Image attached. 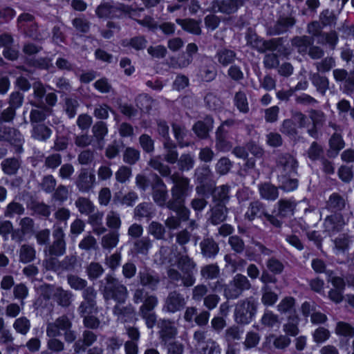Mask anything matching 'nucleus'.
<instances>
[{"instance_id": "f257e3e1", "label": "nucleus", "mask_w": 354, "mask_h": 354, "mask_svg": "<svg viewBox=\"0 0 354 354\" xmlns=\"http://www.w3.org/2000/svg\"><path fill=\"white\" fill-rule=\"evenodd\" d=\"M148 165L154 170L158 171L161 176L169 177L172 182L173 186L170 190L171 197L168 201V205L174 208L176 205L185 203L186 198L192 189V187L190 185V180L179 172H174L171 174L170 167L162 162L160 156L150 158Z\"/></svg>"}, {"instance_id": "f03ea898", "label": "nucleus", "mask_w": 354, "mask_h": 354, "mask_svg": "<svg viewBox=\"0 0 354 354\" xmlns=\"http://www.w3.org/2000/svg\"><path fill=\"white\" fill-rule=\"evenodd\" d=\"M175 257L178 269L171 267L167 268L169 281L176 287H192L196 280L194 274L197 266L196 261L188 255L186 247H183V251L178 252Z\"/></svg>"}, {"instance_id": "7ed1b4c3", "label": "nucleus", "mask_w": 354, "mask_h": 354, "mask_svg": "<svg viewBox=\"0 0 354 354\" xmlns=\"http://www.w3.org/2000/svg\"><path fill=\"white\" fill-rule=\"evenodd\" d=\"M133 301L136 304H142L138 314L145 320L148 328H152L157 322V315L154 311L158 304V298L150 294L143 288H136L133 294Z\"/></svg>"}, {"instance_id": "20e7f679", "label": "nucleus", "mask_w": 354, "mask_h": 354, "mask_svg": "<svg viewBox=\"0 0 354 354\" xmlns=\"http://www.w3.org/2000/svg\"><path fill=\"white\" fill-rule=\"evenodd\" d=\"M100 283L105 300L113 299L118 304L125 303L128 297V290L117 278L109 274Z\"/></svg>"}, {"instance_id": "39448f33", "label": "nucleus", "mask_w": 354, "mask_h": 354, "mask_svg": "<svg viewBox=\"0 0 354 354\" xmlns=\"http://www.w3.org/2000/svg\"><path fill=\"white\" fill-rule=\"evenodd\" d=\"M257 302L253 297H250L237 302L234 308V319L239 324H249L255 316Z\"/></svg>"}, {"instance_id": "423d86ee", "label": "nucleus", "mask_w": 354, "mask_h": 354, "mask_svg": "<svg viewBox=\"0 0 354 354\" xmlns=\"http://www.w3.org/2000/svg\"><path fill=\"white\" fill-rule=\"evenodd\" d=\"M252 285L248 277L242 274H236L233 279L225 285L224 296L227 299H235L242 293L251 288Z\"/></svg>"}, {"instance_id": "0eeeda50", "label": "nucleus", "mask_w": 354, "mask_h": 354, "mask_svg": "<svg viewBox=\"0 0 354 354\" xmlns=\"http://www.w3.org/2000/svg\"><path fill=\"white\" fill-rule=\"evenodd\" d=\"M53 242L44 250L49 256L60 257L66 251V234L62 227L55 225L53 231Z\"/></svg>"}, {"instance_id": "6e6552de", "label": "nucleus", "mask_w": 354, "mask_h": 354, "mask_svg": "<svg viewBox=\"0 0 354 354\" xmlns=\"http://www.w3.org/2000/svg\"><path fill=\"white\" fill-rule=\"evenodd\" d=\"M297 158L290 153H279L275 158V169L277 175H292L297 174L298 168Z\"/></svg>"}, {"instance_id": "1a4fd4ad", "label": "nucleus", "mask_w": 354, "mask_h": 354, "mask_svg": "<svg viewBox=\"0 0 354 354\" xmlns=\"http://www.w3.org/2000/svg\"><path fill=\"white\" fill-rule=\"evenodd\" d=\"M151 196L154 203L160 207L168 205V190L166 184L160 176L155 174L151 183Z\"/></svg>"}, {"instance_id": "9d476101", "label": "nucleus", "mask_w": 354, "mask_h": 354, "mask_svg": "<svg viewBox=\"0 0 354 354\" xmlns=\"http://www.w3.org/2000/svg\"><path fill=\"white\" fill-rule=\"evenodd\" d=\"M187 304L186 298L178 290L170 291L164 300L162 310L175 313L183 310Z\"/></svg>"}, {"instance_id": "9b49d317", "label": "nucleus", "mask_w": 354, "mask_h": 354, "mask_svg": "<svg viewBox=\"0 0 354 354\" xmlns=\"http://www.w3.org/2000/svg\"><path fill=\"white\" fill-rule=\"evenodd\" d=\"M97 295V291L93 286H88L82 292L83 301L77 308L80 315L97 313L98 312L96 301Z\"/></svg>"}, {"instance_id": "f8f14e48", "label": "nucleus", "mask_w": 354, "mask_h": 354, "mask_svg": "<svg viewBox=\"0 0 354 354\" xmlns=\"http://www.w3.org/2000/svg\"><path fill=\"white\" fill-rule=\"evenodd\" d=\"M131 8L122 3L115 5L113 2H102L96 8L95 13L100 18L118 17V12H129Z\"/></svg>"}, {"instance_id": "ddd939ff", "label": "nucleus", "mask_w": 354, "mask_h": 354, "mask_svg": "<svg viewBox=\"0 0 354 354\" xmlns=\"http://www.w3.org/2000/svg\"><path fill=\"white\" fill-rule=\"evenodd\" d=\"M0 138L1 140L8 142L14 146L17 152L22 151L24 138L20 131L17 129L4 127L1 131Z\"/></svg>"}, {"instance_id": "4468645a", "label": "nucleus", "mask_w": 354, "mask_h": 354, "mask_svg": "<svg viewBox=\"0 0 354 354\" xmlns=\"http://www.w3.org/2000/svg\"><path fill=\"white\" fill-rule=\"evenodd\" d=\"M72 328V322L66 315L57 318L54 322H48L46 325V335L48 337H57L64 332Z\"/></svg>"}, {"instance_id": "2eb2a0df", "label": "nucleus", "mask_w": 354, "mask_h": 354, "mask_svg": "<svg viewBox=\"0 0 354 354\" xmlns=\"http://www.w3.org/2000/svg\"><path fill=\"white\" fill-rule=\"evenodd\" d=\"M348 222V218H346L342 214L334 213L324 219V230L330 234H334L342 231Z\"/></svg>"}, {"instance_id": "dca6fc26", "label": "nucleus", "mask_w": 354, "mask_h": 354, "mask_svg": "<svg viewBox=\"0 0 354 354\" xmlns=\"http://www.w3.org/2000/svg\"><path fill=\"white\" fill-rule=\"evenodd\" d=\"M95 176L93 173L89 172L87 169H80L75 180V185L81 193H88L95 185Z\"/></svg>"}, {"instance_id": "f3484780", "label": "nucleus", "mask_w": 354, "mask_h": 354, "mask_svg": "<svg viewBox=\"0 0 354 354\" xmlns=\"http://www.w3.org/2000/svg\"><path fill=\"white\" fill-rule=\"evenodd\" d=\"M246 0H214L212 3V8L214 12H221L225 15L235 13L242 7Z\"/></svg>"}, {"instance_id": "a211bd4d", "label": "nucleus", "mask_w": 354, "mask_h": 354, "mask_svg": "<svg viewBox=\"0 0 354 354\" xmlns=\"http://www.w3.org/2000/svg\"><path fill=\"white\" fill-rule=\"evenodd\" d=\"M296 24V19L291 16H280L277 21L267 30L268 35H279L283 34L292 28Z\"/></svg>"}, {"instance_id": "6ab92c4d", "label": "nucleus", "mask_w": 354, "mask_h": 354, "mask_svg": "<svg viewBox=\"0 0 354 354\" xmlns=\"http://www.w3.org/2000/svg\"><path fill=\"white\" fill-rule=\"evenodd\" d=\"M333 75L337 82H344V91L347 94L354 92V68L349 73L343 68L333 70Z\"/></svg>"}, {"instance_id": "aec40b11", "label": "nucleus", "mask_w": 354, "mask_h": 354, "mask_svg": "<svg viewBox=\"0 0 354 354\" xmlns=\"http://www.w3.org/2000/svg\"><path fill=\"white\" fill-rule=\"evenodd\" d=\"M30 104L35 107L30 111V122L31 125L42 123L53 112L52 108L44 104H39L31 102Z\"/></svg>"}, {"instance_id": "412c9836", "label": "nucleus", "mask_w": 354, "mask_h": 354, "mask_svg": "<svg viewBox=\"0 0 354 354\" xmlns=\"http://www.w3.org/2000/svg\"><path fill=\"white\" fill-rule=\"evenodd\" d=\"M201 254L205 259H213L219 252L218 243L211 236L204 237L199 243Z\"/></svg>"}, {"instance_id": "4be33fe9", "label": "nucleus", "mask_w": 354, "mask_h": 354, "mask_svg": "<svg viewBox=\"0 0 354 354\" xmlns=\"http://www.w3.org/2000/svg\"><path fill=\"white\" fill-rule=\"evenodd\" d=\"M138 280L140 284L145 288H147L151 291H156L160 283V278L158 274L149 270L140 271L138 273Z\"/></svg>"}, {"instance_id": "5701e85b", "label": "nucleus", "mask_w": 354, "mask_h": 354, "mask_svg": "<svg viewBox=\"0 0 354 354\" xmlns=\"http://www.w3.org/2000/svg\"><path fill=\"white\" fill-rule=\"evenodd\" d=\"M158 327L160 328L159 337L163 344H166L169 340L175 338L177 335V328L174 322L169 319H160Z\"/></svg>"}, {"instance_id": "b1692460", "label": "nucleus", "mask_w": 354, "mask_h": 354, "mask_svg": "<svg viewBox=\"0 0 354 354\" xmlns=\"http://www.w3.org/2000/svg\"><path fill=\"white\" fill-rule=\"evenodd\" d=\"M228 214V209L225 205L213 204L210 205L208 221L217 225L226 221Z\"/></svg>"}, {"instance_id": "393cba45", "label": "nucleus", "mask_w": 354, "mask_h": 354, "mask_svg": "<svg viewBox=\"0 0 354 354\" xmlns=\"http://www.w3.org/2000/svg\"><path fill=\"white\" fill-rule=\"evenodd\" d=\"M284 39L283 37L273 38L268 40H263L262 50L260 53H263L266 51H274L277 50L278 52L283 55H289L288 49L283 45Z\"/></svg>"}, {"instance_id": "a878e982", "label": "nucleus", "mask_w": 354, "mask_h": 354, "mask_svg": "<svg viewBox=\"0 0 354 354\" xmlns=\"http://www.w3.org/2000/svg\"><path fill=\"white\" fill-rule=\"evenodd\" d=\"M267 212L265 205L259 201H255L249 204L245 214V218L250 221H252L255 218L265 217Z\"/></svg>"}, {"instance_id": "bb28decb", "label": "nucleus", "mask_w": 354, "mask_h": 354, "mask_svg": "<svg viewBox=\"0 0 354 354\" xmlns=\"http://www.w3.org/2000/svg\"><path fill=\"white\" fill-rule=\"evenodd\" d=\"M348 205L347 199L338 193H333L326 201V207L334 213H339Z\"/></svg>"}, {"instance_id": "cd10ccee", "label": "nucleus", "mask_w": 354, "mask_h": 354, "mask_svg": "<svg viewBox=\"0 0 354 354\" xmlns=\"http://www.w3.org/2000/svg\"><path fill=\"white\" fill-rule=\"evenodd\" d=\"M214 120L206 116L203 120L198 121L193 127V131L201 138H206L209 131L213 128Z\"/></svg>"}, {"instance_id": "c85d7f7f", "label": "nucleus", "mask_w": 354, "mask_h": 354, "mask_svg": "<svg viewBox=\"0 0 354 354\" xmlns=\"http://www.w3.org/2000/svg\"><path fill=\"white\" fill-rule=\"evenodd\" d=\"M31 138L40 142H46L52 135V130L45 124L32 125Z\"/></svg>"}, {"instance_id": "c756f323", "label": "nucleus", "mask_w": 354, "mask_h": 354, "mask_svg": "<svg viewBox=\"0 0 354 354\" xmlns=\"http://www.w3.org/2000/svg\"><path fill=\"white\" fill-rule=\"evenodd\" d=\"M277 205V216L286 218L294 214L297 203L290 199H281L278 201Z\"/></svg>"}, {"instance_id": "7c9ffc66", "label": "nucleus", "mask_w": 354, "mask_h": 354, "mask_svg": "<svg viewBox=\"0 0 354 354\" xmlns=\"http://www.w3.org/2000/svg\"><path fill=\"white\" fill-rule=\"evenodd\" d=\"M230 186L223 185L217 187H215L212 192V203L225 205L229 201Z\"/></svg>"}, {"instance_id": "2f4dec72", "label": "nucleus", "mask_w": 354, "mask_h": 354, "mask_svg": "<svg viewBox=\"0 0 354 354\" xmlns=\"http://www.w3.org/2000/svg\"><path fill=\"white\" fill-rule=\"evenodd\" d=\"M215 57L219 64L227 66L234 62L236 59V53L232 50L222 48L217 50Z\"/></svg>"}, {"instance_id": "473e14b6", "label": "nucleus", "mask_w": 354, "mask_h": 354, "mask_svg": "<svg viewBox=\"0 0 354 354\" xmlns=\"http://www.w3.org/2000/svg\"><path fill=\"white\" fill-rule=\"evenodd\" d=\"M73 295L69 290H64L61 287L57 288L53 294V299L61 306L68 307L72 302Z\"/></svg>"}, {"instance_id": "72a5a7b5", "label": "nucleus", "mask_w": 354, "mask_h": 354, "mask_svg": "<svg viewBox=\"0 0 354 354\" xmlns=\"http://www.w3.org/2000/svg\"><path fill=\"white\" fill-rule=\"evenodd\" d=\"M259 192L261 197L268 201H274L279 196L278 187L270 183L260 184Z\"/></svg>"}, {"instance_id": "f704fd0d", "label": "nucleus", "mask_w": 354, "mask_h": 354, "mask_svg": "<svg viewBox=\"0 0 354 354\" xmlns=\"http://www.w3.org/2000/svg\"><path fill=\"white\" fill-rule=\"evenodd\" d=\"M300 319L297 314L289 315L287 322L283 326V330L286 335L297 336L299 333L298 327Z\"/></svg>"}, {"instance_id": "c9c22d12", "label": "nucleus", "mask_w": 354, "mask_h": 354, "mask_svg": "<svg viewBox=\"0 0 354 354\" xmlns=\"http://www.w3.org/2000/svg\"><path fill=\"white\" fill-rule=\"evenodd\" d=\"M176 22L180 25L182 28L193 35H200L202 32L200 21L193 19H176Z\"/></svg>"}, {"instance_id": "e433bc0d", "label": "nucleus", "mask_w": 354, "mask_h": 354, "mask_svg": "<svg viewBox=\"0 0 354 354\" xmlns=\"http://www.w3.org/2000/svg\"><path fill=\"white\" fill-rule=\"evenodd\" d=\"M151 247V240L148 236H144L133 242L131 250L136 254L147 255Z\"/></svg>"}, {"instance_id": "4c0bfd02", "label": "nucleus", "mask_w": 354, "mask_h": 354, "mask_svg": "<svg viewBox=\"0 0 354 354\" xmlns=\"http://www.w3.org/2000/svg\"><path fill=\"white\" fill-rule=\"evenodd\" d=\"M163 147L165 149L164 160L171 165L176 163L178 158V153L176 144L171 140H165L163 143Z\"/></svg>"}, {"instance_id": "58836bf2", "label": "nucleus", "mask_w": 354, "mask_h": 354, "mask_svg": "<svg viewBox=\"0 0 354 354\" xmlns=\"http://www.w3.org/2000/svg\"><path fill=\"white\" fill-rule=\"evenodd\" d=\"M228 130H223V128H218L216 132V148L222 151H228L232 145L227 140Z\"/></svg>"}, {"instance_id": "ea45409f", "label": "nucleus", "mask_w": 354, "mask_h": 354, "mask_svg": "<svg viewBox=\"0 0 354 354\" xmlns=\"http://www.w3.org/2000/svg\"><path fill=\"white\" fill-rule=\"evenodd\" d=\"M75 206L81 214L86 216L95 210L94 203L85 196H79L75 201Z\"/></svg>"}, {"instance_id": "a19ab883", "label": "nucleus", "mask_w": 354, "mask_h": 354, "mask_svg": "<svg viewBox=\"0 0 354 354\" xmlns=\"http://www.w3.org/2000/svg\"><path fill=\"white\" fill-rule=\"evenodd\" d=\"M119 240L120 234L118 231L112 230L102 236L100 244L103 249L111 250L118 245Z\"/></svg>"}, {"instance_id": "79ce46f5", "label": "nucleus", "mask_w": 354, "mask_h": 354, "mask_svg": "<svg viewBox=\"0 0 354 354\" xmlns=\"http://www.w3.org/2000/svg\"><path fill=\"white\" fill-rule=\"evenodd\" d=\"M19 261L23 263H28L33 261L36 258V250L35 248L29 244H23L19 250Z\"/></svg>"}, {"instance_id": "37998d69", "label": "nucleus", "mask_w": 354, "mask_h": 354, "mask_svg": "<svg viewBox=\"0 0 354 354\" xmlns=\"http://www.w3.org/2000/svg\"><path fill=\"white\" fill-rule=\"evenodd\" d=\"M200 275L204 280H214L220 275V268L216 263L207 264L201 268Z\"/></svg>"}, {"instance_id": "c03bdc74", "label": "nucleus", "mask_w": 354, "mask_h": 354, "mask_svg": "<svg viewBox=\"0 0 354 354\" xmlns=\"http://www.w3.org/2000/svg\"><path fill=\"white\" fill-rule=\"evenodd\" d=\"M310 80L316 87L317 91L323 95L329 88V81L328 78L321 75L319 72L310 73Z\"/></svg>"}, {"instance_id": "a18cd8bd", "label": "nucleus", "mask_w": 354, "mask_h": 354, "mask_svg": "<svg viewBox=\"0 0 354 354\" xmlns=\"http://www.w3.org/2000/svg\"><path fill=\"white\" fill-rule=\"evenodd\" d=\"M1 166L5 174L12 176L17 174L21 163L18 158H8L1 162Z\"/></svg>"}, {"instance_id": "49530a36", "label": "nucleus", "mask_w": 354, "mask_h": 354, "mask_svg": "<svg viewBox=\"0 0 354 354\" xmlns=\"http://www.w3.org/2000/svg\"><path fill=\"white\" fill-rule=\"evenodd\" d=\"M291 175H277L279 188L285 192H292L298 187V180L290 177Z\"/></svg>"}, {"instance_id": "de8ad7c7", "label": "nucleus", "mask_w": 354, "mask_h": 354, "mask_svg": "<svg viewBox=\"0 0 354 354\" xmlns=\"http://www.w3.org/2000/svg\"><path fill=\"white\" fill-rule=\"evenodd\" d=\"M313 43L314 40L306 35L297 36L292 40V44L297 48L299 53H308V48Z\"/></svg>"}, {"instance_id": "09e8293b", "label": "nucleus", "mask_w": 354, "mask_h": 354, "mask_svg": "<svg viewBox=\"0 0 354 354\" xmlns=\"http://www.w3.org/2000/svg\"><path fill=\"white\" fill-rule=\"evenodd\" d=\"M277 310L281 314H297L295 308V299L292 297H286L277 305Z\"/></svg>"}, {"instance_id": "8fccbe9b", "label": "nucleus", "mask_w": 354, "mask_h": 354, "mask_svg": "<svg viewBox=\"0 0 354 354\" xmlns=\"http://www.w3.org/2000/svg\"><path fill=\"white\" fill-rule=\"evenodd\" d=\"M176 163L179 171H189L194 166V157L190 153H183L178 157Z\"/></svg>"}, {"instance_id": "3c124183", "label": "nucleus", "mask_w": 354, "mask_h": 354, "mask_svg": "<svg viewBox=\"0 0 354 354\" xmlns=\"http://www.w3.org/2000/svg\"><path fill=\"white\" fill-rule=\"evenodd\" d=\"M198 354H221V348L219 344L214 339L209 338L205 344L197 351Z\"/></svg>"}, {"instance_id": "603ef678", "label": "nucleus", "mask_w": 354, "mask_h": 354, "mask_svg": "<svg viewBox=\"0 0 354 354\" xmlns=\"http://www.w3.org/2000/svg\"><path fill=\"white\" fill-rule=\"evenodd\" d=\"M148 232L157 240L165 239V227L159 222L152 221L148 226Z\"/></svg>"}, {"instance_id": "864d4df0", "label": "nucleus", "mask_w": 354, "mask_h": 354, "mask_svg": "<svg viewBox=\"0 0 354 354\" xmlns=\"http://www.w3.org/2000/svg\"><path fill=\"white\" fill-rule=\"evenodd\" d=\"M344 145L345 143L341 133H334L329 140L330 150L328 152L333 153V156H336L344 147Z\"/></svg>"}, {"instance_id": "5fc2aeb1", "label": "nucleus", "mask_w": 354, "mask_h": 354, "mask_svg": "<svg viewBox=\"0 0 354 354\" xmlns=\"http://www.w3.org/2000/svg\"><path fill=\"white\" fill-rule=\"evenodd\" d=\"M106 225L109 228L113 230V231H118L122 225L120 214L114 210L108 212L106 216Z\"/></svg>"}, {"instance_id": "6e6d98bb", "label": "nucleus", "mask_w": 354, "mask_h": 354, "mask_svg": "<svg viewBox=\"0 0 354 354\" xmlns=\"http://www.w3.org/2000/svg\"><path fill=\"white\" fill-rule=\"evenodd\" d=\"M12 326L17 333L26 335L30 329L31 324L27 317L22 316L15 320Z\"/></svg>"}, {"instance_id": "4d7b16f0", "label": "nucleus", "mask_w": 354, "mask_h": 354, "mask_svg": "<svg viewBox=\"0 0 354 354\" xmlns=\"http://www.w3.org/2000/svg\"><path fill=\"white\" fill-rule=\"evenodd\" d=\"M147 41L143 36H138L129 39H124L122 41V45L124 47L131 46L136 50H140L147 46Z\"/></svg>"}, {"instance_id": "13d9d810", "label": "nucleus", "mask_w": 354, "mask_h": 354, "mask_svg": "<svg viewBox=\"0 0 354 354\" xmlns=\"http://www.w3.org/2000/svg\"><path fill=\"white\" fill-rule=\"evenodd\" d=\"M52 194V200L60 204L66 202L69 197L67 186L62 184L59 185Z\"/></svg>"}, {"instance_id": "bf43d9fd", "label": "nucleus", "mask_w": 354, "mask_h": 354, "mask_svg": "<svg viewBox=\"0 0 354 354\" xmlns=\"http://www.w3.org/2000/svg\"><path fill=\"white\" fill-rule=\"evenodd\" d=\"M133 215L135 218L138 219L144 217L151 218L152 215V205L147 202L140 203L135 207Z\"/></svg>"}, {"instance_id": "052dcab7", "label": "nucleus", "mask_w": 354, "mask_h": 354, "mask_svg": "<svg viewBox=\"0 0 354 354\" xmlns=\"http://www.w3.org/2000/svg\"><path fill=\"white\" fill-rule=\"evenodd\" d=\"M261 323L265 327L273 328L280 324V320L277 315L271 310H266L261 319Z\"/></svg>"}, {"instance_id": "680f3d73", "label": "nucleus", "mask_w": 354, "mask_h": 354, "mask_svg": "<svg viewBox=\"0 0 354 354\" xmlns=\"http://www.w3.org/2000/svg\"><path fill=\"white\" fill-rule=\"evenodd\" d=\"M57 180L55 177L51 174H48L42 178L39 187L45 193L51 194L55 190Z\"/></svg>"}, {"instance_id": "e2e57ef3", "label": "nucleus", "mask_w": 354, "mask_h": 354, "mask_svg": "<svg viewBox=\"0 0 354 354\" xmlns=\"http://www.w3.org/2000/svg\"><path fill=\"white\" fill-rule=\"evenodd\" d=\"M92 133L98 143L102 142L108 133V128L104 122L99 121L92 127Z\"/></svg>"}, {"instance_id": "0e129e2a", "label": "nucleus", "mask_w": 354, "mask_h": 354, "mask_svg": "<svg viewBox=\"0 0 354 354\" xmlns=\"http://www.w3.org/2000/svg\"><path fill=\"white\" fill-rule=\"evenodd\" d=\"M67 282L72 289L75 290H83L87 287L88 282L86 279L75 274L67 275Z\"/></svg>"}, {"instance_id": "69168bd1", "label": "nucleus", "mask_w": 354, "mask_h": 354, "mask_svg": "<svg viewBox=\"0 0 354 354\" xmlns=\"http://www.w3.org/2000/svg\"><path fill=\"white\" fill-rule=\"evenodd\" d=\"M104 272L102 266L97 262H91L86 268V272L90 280L98 279Z\"/></svg>"}, {"instance_id": "338daca9", "label": "nucleus", "mask_w": 354, "mask_h": 354, "mask_svg": "<svg viewBox=\"0 0 354 354\" xmlns=\"http://www.w3.org/2000/svg\"><path fill=\"white\" fill-rule=\"evenodd\" d=\"M315 66L317 72L327 73L335 67V59L332 56H328L322 59L321 61L315 63Z\"/></svg>"}, {"instance_id": "774afa93", "label": "nucleus", "mask_w": 354, "mask_h": 354, "mask_svg": "<svg viewBox=\"0 0 354 354\" xmlns=\"http://www.w3.org/2000/svg\"><path fill=\"white\" fill-rule=\"evenodd\" d=\"M335 333L337 335L345 337H354V327L344 322H339L336 324Z\"/></svg>"}]
</instances>
